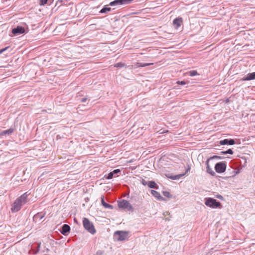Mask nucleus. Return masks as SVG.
<instances>
[{"label":"nucleus","instance_id":"2","mask_svg":"<svg viewBox=\"0 0 255 255\" xmlns=\"http://www.w3.org/2000/svg\"><path fill=\"white\" fill-rule=\"evenodd\" d=\"M205 200V204L208 207L212 208L221 209L222 208L221 203L215 199L209 197L206 198Z\"/></svg>","mask_w":255,"mask_h":255},{"label":"nucleus","instance_id":"6","mask_svg":"<svg viewBox=\"0 0 255 255\" xmlns=\"http://www.w3.org/2000/svg\"><path fill=\"white\" fill-rule=\"evenodd\" d=\"M227 163L226 162H219L215 165V170L218 173H222L226 171Z\"/></svg>","mask_w":255,"mask_h":255},{"label":"nucleus","instance_id":"21","mask_svg":"<svg viewBox=\"0 0 255 255\" xmlns=\"http://www.w3.org/2000/svg\"><path fill=\"white\" fill-rule=\"evenodd\" d=\"M162 193L165 197H168L169 198H171L172 196V195L168 191H163Z\"/></svg>","mask_w":255,"mask_h":255},{"label":"nucleus","instance_id":"13","mask_svg":"<svg viewBox=\"0 0 255 255\" xmlns=\"http://www.w3.org/2000/svg\"><path fill=\"white\" fill-rule=\"evenodd\" d=\"M151 193L154 197L156 198L159 200H164V198L160 195V193L158 192L155 190H152L151 191Z\"/></svg>","mask_w":255,"mask_h":255},{"label":"nucleus","instance_id":"12","mask_svg":"<svg viewBox=\"0 0 255 255\" xmlns=\"http://www.w3.org/2000/svg\"><path fill=\"white\" fill-rule=\"evenodd\" d=\"M45 214L42 213H38L33 216V220L35 222L40 221L44 217Z\"/></svg>","mask_w":255,"mask_h":255},{"label":"nucleus","instance_id":"11","mask_svg":"<svg viewBox=\"0 0 255 255\" xmlns=\"http://www.w3.org/2000/svg\"><path fill=\"white\" fill-rule=\"evenodd\" d=\"M209 159H207L206 161V172L211 175L212 176H214L215 175V172L212 170V169L210 167L209 164Z\"/></svg>","mask_w":255,"mask_h":255},{"label":"nucleus","instance_id":"1","mask_svg":"<svg viewBox=\"0 0 255 255\" xmlns=\"http://www.w3.org/2000/svg\"><path fill=\"white\" fill-rule=\"evenodd\" d=\"M27 192H25L15 200L11 205V211L12 213L17 212L21 209L22 206L27 202Z\"/></svg>","mask_w":255,"mask_h":255},{"label":"nucleus","instance_id":"3","mask_svg":"<svg viewBox=\"0 0 255 255\" xmlns=\"http://www.w3.org/2000/svg\"><path fill=\"white\" fill-rule=\"evenodd\" d=\"M83 225L85 229L91 234L94 235L96 233V230L93 224L88 218H83Z\"/></svg>","mask_w":255,"mask_h":255},{"label":"nucleus","instance_id":"41","mask_svg":"<svg viewBox=\"0 0 255 255\" xmlns=\"http://www.w3.org/2000/svg\"><path fill=\"white\" fill-rule=\"evenodd\" d=\"M74 220L75 222H77V220L76 219V218H75Z\"/></svg>","mask_w":255,"mask_h":255},{"label":"nucleus","instance_id":"27","mask_svg":"<svg viewBox=\"0 0 255 255\" xmlns=\"http://www.w3.org/2000/svg\"><path fill=\"white\" fill-rule=\"evenodd\" d=\"M176 83L179 85H184L186 84V82L185 81H178Z\"/></svg>","mask_w":255,"mask_h":255},{"label":"nucleus","instance_id":"39","mask_svg":"<svg viewBox=\"0 0 255 255\" xmlns=\"http://www.w3.org/2000/svg\"><path fill=\"white\" fill-rule=\"evenodd\" d=\"M63 0H58V1H57V3H58V2L62 3V2H63Z\"/></svg>","mask_w":255,"mask_h":255},{"label":"nucleus","instance_id":"10","mask_svg":"<svg viewBox=\"0 0 255 255\" xmlns=\"http://www.w3.org/2000/svg\"><path fill=\"white\" fill-rule=\"evenodd\" d=\"M255 80V72L248 73L241 79V81H250Z\"/></svg>","mask_w":255,"mask_h":255},{"label":"nucleus","instance_id":"20","mask_svg":"<svg viewBox=\"0 0 255 255\" xmlns=\"http://www.w3.org/2000/svg\"><path fill=\"white\" fill-rule=\"evenodd\" d=\"M111 10V7L105 6L101 9V10L100 11V12H101L102 13H106L107 11H110Z\"/></svg>","mask_w":255,"mask_h":255},{"label":"nucleus","instance_id":"33","mask_svg":"<svg viewBox=\"0 0 255 255\" xmlns=\"http://www.w3.org/2000/svg\"><path fill=\"white\" fill-rule=\"evenodd\" d=\"M120 172H121V170L119 169H115L114 170H113L112 171V172L114 174H117L120 173Z\"/></svg>","mask_w":255,"mask_h":255},{"label":"nucleus","instance_id":"7","mask_svg":"<svg viewBox=\"0 0 255 255\" xmlns=\"http://www.w3.org/2000/svg\"><path fill=\"white\" fill-rule=\"evenodd\" d=\"M25 31V30L23 27L22 26H17L12 29L11 32L14 35H17L24 33Z\"/></svg>","mask_w":255,"mask_h":255},{"label":"nucleus","instance_id":"40","mask_svg":"<svg viewBox=\"0 0 255 255\" xmlns=\"http://www.w3.org/2000/svg\"><path fill=\"white\" fill-rule=\"evenodd\" d=\"M221 153L223 154H227L226 151H223L221 152Z\"/></svg>","mask_w":255,"mask_h":255},{"label":"nucleus","instance_id":"31","mask_svg":"<svg viewBox=\"0 0 255 255\" xmlns=\"http://www.w3.org/2000/svg\"><path fill=\"white\" fill-rule=\"evenodd\" d=\"M104 252L103 251L99 250L96 252V255H103Z\"/></svg>","mask_w":255,"mask_h":255},{"label":"nucleus","instance_id":"8","mask_svg":"<svg viewBox=\"0 0 255 255\" xmlns=\"http://www.w3.org/2000/svg\"><path fill=\"white\" fill-rule=\"evenodd\" d=\"M59 231L62 235L66 236L70 231V227L67 224H64Z\"/></svg>","mask_w":255,"mask_h":255},{"label":"nucleus","instance_id":"35","mask_svg":"<svg viewBox=\"0 0 255 255\" xmlns=\"http://www.w3.org/2000/svg\"><path fill=\"white\" fill-rule=\"evenodd\" d=\"M40 244L41 243H38V246H37V251L35 252V254H37L39 251V249H40Z\"/></svg>","mask_w":255,"mask_h":255},{"label":"nucleus","instance_id":"30","mask_svg":"<svg viewBox=\"0 0 255 255\" xmlns=\"http://www.w3.org/2000/svg\"><path fill=\"white\" fill-rule=\"evenodd\" d=\"M141 184H142V185H144V186H145V185H148V182H147L146 180H145L144 179H142V180H141Z\"/></svg>","mask_w":255,"mask_h":255},{"label":"nucleus","instance_id":"24","mask_svg":"<svg viewBox=\"0 0 255 255\" xmlns=\"http://www.w3.org/2000/svg\"><path fill=\"white\" fill-rule=\"evenodd\" d=\"M222 157L218 155H214L212 157H210L208 159H209V161L211 159H221Z\"/></svg>","mask_w":255,"mask_h":255},{"label":"nucleus","instance_id":"29","mask_svg":"<svg viewBox=\"0 0 255 255\" xmlns=\"http://www.w3.org/2000/svg\"><path fill=\"white\" fill-rule=\"evenodd\" d=\"M9 46H7L4 48H2L1 49H0V54L3 53V52L5 51L7 49L9 48Z\"/></svg>","mask_w":255,"mask_h":255},{"label":"nucleus","instance_id":"5","mask_svg":"<svg viewBox=\"0 0 255 255\" xmlns=\"http://www.w3.org/2000/svg\"><path fill=\"white\" fill-rule=\"evenodd\" d=\"M118 206L120 208L126 209L127 211L133 212V208L128 201L126 200H122L118 201Z\"/></svg>","mask_w":255,"mask_h":255},{"label":"nucleus","instance_id":"18","mask_svg":"<svg viewBox=\"0 0 255 255\" xmlns=\"http://www.w3.org/2000/svg\"><path fill=\"white\" fill-rule=\"evenodd\" d=\"M148 186L150 188L152 189H158V186L157 185V184L154 181H149L148 182Z\"/></svg>","mask_w":255,"mask_h":255},{"label":"nucleus","instance_id":"17","mask_svg":"<svg viewBox=\"0 0 255 255\" xmlns=\"http://www.w3.org/2000/svg\"><path fill=\"white\" fill-rule=\"evenodd\" d=\"M101 204L105 208H108V209H113V206L112 205L107 203L105 201L104 197H102V198H101Z\"/></svg>","mask_w":255,"mask_h":255},{"label":"nucleus","instance_id":"28","mask_svg":"<svg viewBox=\"0 0 255 255\" xmlns=\"http://www.w3.org/2000/svg\"><path fill=\"white\" fill-rule=\"evenodd\" d=\"M190 169H191V167L190 166V165L188 164L187 165V168L185 172V173L184 174H185V175H186V174L188 173V172H189L190 171Z\"/></svg>","mask_w":255,"mask_h":255},{"label":"nucleus","instance_id":"25","mask_svg":"<svg viewBox=\"0 0 255 255\" xmlns=\"http://www.w3.org/2000/svg\"><path fill=\"white\" fill-rule=\"evenodd\" d=\"M48 2V0H40V5H44Z\"/></svg>","mask_w":255,"mask_h":255},{"label":"nucleus","instance_id":"37","mask_svg":"<svg viewBox=\"0 0 255 255\" xmlns=\"http://www.w3.org/2000/svg\"><path fill=\"white\" fill-rule=\"evenodd\" d=\"M54 0H48V2L47 3L48 5H50L52 3H53Z\"/></svg>","mask_w":255,"mask_h":255},{"label":"nucleus","instance_id":"26","mask_svg":"<svg viewBox=\"0 0 255 255\" xmlns=\"http://www.w3.org/2000/svg\"><path fill=\"white\" fill-rule=\"evenodd\" d=\"M113 176H114V174H113V173L112 172H110V173L108 174V176H107V178L108 179H111L113 178Z\"/></svg>","mask_w":255,"mask_h":255},{"label":"nucleus","instance_id":"15","mask_svg":"<svg viewBox=\"0 0 255 255\" xmlns=\"http://www.w3.org/2000/svg\"><path fill=\"white\" fill-rule=\"evenodd\" d=\"M14 131V128H10L7 130H3L0 133V135H4L6 134L10 135L12 133H13Z\"/></svg>","mask_w":255,"mask_h":255},{"label":"nucleus","instance_id":"19","mask_svg":"<svg viewBox=\"0 0 255 255\" xmlns=\"http://www.w3.org/2000/svg\"><path fill=\"white\" fill-rule=\"evenodd\" d=\"M152 64H153V63H142L137 62L135 64V66H136V67H146V66H149V65H151Z\"/></svg>","mask_w":255,"mask_h":255},{"label":"nucleus","instance_id":"32","mask_svg":"<svg viewBox=\"0 0 255 255\" xmlns=\"http://www.w3.org/2000/svg\"><path fill=\"white\" fill-rule=\"evenodd\" d=\"M226 153L227 154H233L234 153V151H233V150L232 149H228L227 150H226Z\"/></svg>","mask_w":255,"mask_h":255},{"label":"nucleus","instance_id":"36","mask_svg":"<svg viewBox=\"0 0 255 255\" xmlns=\"http://www.w3.org/2000/svg\"><path fill=\"white\" fill-rule=\"evenodd\" d=\"M87 101V98H83L81 100V101L83 103Z\"/></svg>","mask_w":255,"mask_h":255},{"label":"nucleus","instance_id":"23","mask_svg":"<svg viewBox=\"0 0 255 255\" xmlns=\"http://www.w3.org/2000/svg\"><path fill=\"white\" fill-rule=\"evenodd\" d=\"M189 75L191 76H195L196 75H199V74L196 70L190 71H189Z\"/></svg>","mask_w":255,"mask_h":255},{"label":"nucleus","instance_id":"42","mask_svg":"<svg viewBox=\"0 0 255 255\" xmlns=\"http://www.w3.org/2000/svg\"><path fill=\"white\" fill-rule=\"evenodd\" d=\"M218 197V198H220V197H222V196L219 195Z\"/></svg>","mask_w":255,"mask_h":255},{"label":"nucleus","instance_id":"34","mask_svg":"<svg viewBox=\"0 0 255 255\" xmlns=\"http://www.w3.org/2000/svg\"><path fill=\"white\" fill-rule=\"evenodd\" d=\"M242 159H243L244 161V164H243V166L245 167L246 165V164L247 163V160L245 157H242Z\"/></svg>","mask_w":255,"mask_h":255},{"label":"nucleus","instance_id":"14","mask_svg":"<svg viewBox=\"0 0 255 255\" xmlns=\"http://www.w3.org/2000/svg\"><path fill=\"white\" fill-rule=\"evenodd\" d=\"M185 175V174H178L176 175H170L169 174L166 175V177H168L169 179H172V180H178L180 178L183 177Z\"/></svg>","mask_w":255,"mask_h":255},{"label":"nucleus","instance_id":"4","mask_svg":"<svg viewBox=\"0 0 255 255\" xmlns=\"http://www.w3.org/2000/svg\"><path fill=\"white\" fill-rule=\"evenodd\" d=\"M128 231H117L115 232L114 237L117 241H123L128 240Z\"/></svg>","mask_w":255,"mask_h":255},{"label":"nucleus","instance_id":"9","mask_svg":"<svg viewBox=\"0 0 255 255\" xmlns=\"http://www.w3.org/2000/svg\"><path fill=\"white\" fill-rule=\"evenodd\" d=\"M220 144L221 145H233L235 144V141L234 139H224L220 141Z\"/></svg>","mask_w":255,"mask_h":255},{"label":"nucleus","instance_id":"38","mask_svg":"<svg viewBox=\"0 0 255 255\" xmlns=\"http://www.w3.org/2000/svg\"><path fill=\"white\" fill-rule=\"evenodd\" d=\"M50 251L49 249L48 248L45 249V250L43 251L44 252L48 253Z\"/></svg>","mask_w":255,"mask_h":255},{"label":"nucleus","instance_id":"16","mask_svg":"<svg viewBox=\"0 0 255 255\" xmlns=\"http://www.w3.org/2000/svg\"><path fill=\"white\" fill-rule=\"evenodd\" d=\"M182 21V18L181 17H178L174 19L173 22L174 25H176L177 27H178L181 26Z\"/></svg>","mask_w":255,"mask_h":255},{"label":"nucleus","instance_id":"22","mask_svg":"<svg viewBox=\"0 0 255 255\" xmlns=\"http://www.w3.org/2000/svg\"><path fill=\"white\" fill-rule=\"evenodd\" d=\"M125 66V64L122 62L117 63L114 65V67L117 68H122L124 67Z\"/></svg>","mask_w":255,"mask_h":255}]
</instances>
